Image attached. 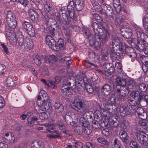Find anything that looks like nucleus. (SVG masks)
I'll list each match as a JSON object with an SVG mask.
<instances>
[{
    "label": "nucleus",
    "instance_id": "1",
    "mask_svg": "<svg viewBox=\"0 0 148 148\" xmlns=\"http://www.w3.org/2000/svg\"><path fill=\"white\" fill-rule=\"evenodd\" d=\"M92 26L94 33V36L91 34L88 29L83 30V32L88 39L90 46L99 47L101 42H106L109 39L110 35V30L107 27L103 26L101 24L96 22L93 23Z\"/></svg>",
    "mask_w": 148,
    "mask_h": 148
},
{
    "label": "nucleus",
    "instance_id": "2",
    "mask_svg": "<svg viewBox=\"0 0 148 148\" xmlns=\"http://www.w3.org/2000/svg\"><path fill=\"white\" fill-rule=\"evenodd\" d=\"M46 42L50 48L56 49V51H58L60 49L63 50L64 48L63 40L61 38L59 39L56 45L55 39L51 36L49 35L46 38Z\"/></svg>",
    "mask_w": 148,
    "mask_h": 148
},
{
    "label": "nucleus",
    "instance_id": "3",
    "mask_svg": "<svg viewBox=\"0 0 148 148\" xmlns=\"http://www.w3.org/2000/svg\"><path fill=\"white\" fill-rule=\"evenodd\" d=\"M126 53L130 58H134L136 56V53L134 52V50L133 48H130L125 50L124 47H119V50L116 54L113 53V56H112V58L115 60L118 59V57L124 56Z\"/></svg>",
    "mask_w": 148,
    "mask_h": 148
},
{
    "label": "nucleus",
    "instance_id": "4",
    "mask_svg": "<svg viewBox=\"0 0 148 148\" xmlns=\"http://www.w3.org/2000/svg\"><path fill=\"white\" fill-rule=\"evenodd\" d=\"M135 132L137 140L142 146L144 148L148 147V135L143 133L140 130V128L138 127L135 130Z\"/></svg>",
    "mask_w": 148,
    "mask_h": 148
},
{
    "label": "nucleus",
    "instance_id": "5",
    "mask_svg": "<svg viewBox=\"0 0 148 148\" xmlns=\"http://www.w3.org/2000/svg\"><path fill=\"white\" fill-rule=\"evenodd\" d=\"M116 93L117 97L119 101L123 102L125 99V97L129 93L130 91L125 86L116 87Z\"/></svg>",
    "mask_w": 148,
    "mask_h": 148
},
{
    "label": "nucleus",
    "instance_id": "6",
    "mask_svg": "<svg viewBox=\"0 0 148 148\" xmlns=\"http://www.w3.org/2000/svg\"><path fill=\"white\" fill-rule=\"evenodd\" d=\"M71 79H64L63 81L62 85L61 87V90L62 93L64 95L69 97L73 94L74 91L73 89L71 87H67L71 85Z\"/></svg>",
    "mask_w": 148,
    "mask_h": 148
},
{
    "label": "nucleus",
    "instance_id": "7",
    "mask_svg": "<svg viewBox=\"0 0 148 148\" xmlns=\"http://www.w3.org/2000/svg\"><path fill=\"white\" fill-rule=\"evenodd\" d=\"M86 105L82 102V97L77 95L75 99V110L77 111L82 112L86 109Z\"/></svg>",
    "mask_w": 148,
    "mask_h": 148
},
{
    "label": "nucleus",
    "instance_id": "8",
    "mask_svg": "<svg viewBox=\"0 0 148 148\" xmlns=\"http://www.w3.org/2000/svg\"><path fill=\"white\" fill-rule=\"evenodd\" d=\"M133 31H135V35L140 40H143L147 42H148V38L146 37L148 36L145 34L143 32V30L138 25H134L132 28Z\"/></svg>",
    "mask_w": 148,
    "mask_h": 148
},
{
    "label": "nucleus",
    "instance_id": "9",
    "mask_svg": "<svg viewBox=\"0 0 148 148\" xmlns=\"http://www.w3.org/2000/svg\"><path fill=\"white\" fill-rule=\"evenodd\" d=\"M75 83L76 85V87L75 88L77 90L78 93L81 94L83 92L84 88L82 86L83 83L86 86L87 83L84 82V80L82 77L79 75H77L75 78Z\"/></svg>",
    "mask_w": 148,
    "mask_h": 148
},
{
    "label": "nucleus",
    "instance_id": "10",
    "mask_svg": "<svg viewBox=\"0 0 148 148\" xmlns=\"http://www.w3.org/2000/svg\"><path fill=\"white\" fill-rule=\"evenodd\" d=\"M117 65L119 66L118 68L120 70V71H118L119 77H116L115 82L116 84L118 85L116 86V87H119V86H125V85L126 84V82L125 79L121 77L122 74L123 75V74L121 70V64L119 62H117L116 64L117 66H118Z\"/></svg>",
    "mask_w": 148,
    "mask_h": 148
},
{
    "label": "nucleus",
    "instance_id": "11",
    "mask_svg": "<svg viewBox=\"0 0 148 148\" xmlns=\"http://www.w3.org/2000/svg\"><path fill=\"white\" fill-rule=\"evenodd\" d=\"M119 112L121 115L124 116L134 113L136 112V110L135 108H133L130 105L124 106L121 105L119 109Z\"/></svg>",
    "mask_w": 148,
    "mask_h": 148
},
{
    "label": "nucleus",
    "instance_id": "12",
    "mask_svg": "<svg viewBox=\"0 0 148 148\" xmlns=\"http://www.w3.org/2000/svg\"><path fill=\"white\" fill-rule=\"evenodd\" d=\"M23 28L31 37H34L35 32L34 28L32 25L29 22L23 21L22 22Z\"/></svg>",
    "mask_w": 148,
    "mask_h": 148
},
{
    "label": "nucleus",
    "instance_id": "13",
    "mask_svg": "<svg viewBox=\"0 0 148 148\" xmlns=\"http://www.w3.org/2000/svg\"><path fill=\"white\" fill-rule=\"evenodd\" d=\"M36 103L40 109L42 111L47 110L51 108V104L50 100L42 101L38 100L37 101Z\"/></svg>",
    "mask_w": 148,
    "mask_h": 148
},
{
    "label": "nucleus",
    "instance_id": "14",
    "mask_svg": "<svg viewBox=\"0 0 148 148\" xmlns=\"http://www.w3.org/2000/svg\"><path fill=\"white\" fill-rule=\"evenodd\" d=\"M114 88L112 84H106L101 87V93L102 95L106 97L113 91Z\"/></svg>",
    "mask_w": 148,
    "mask_h": 148
},
{
    "label": "nucleus",
    "instance_id": "15",
    "mask_svg": "<svg viewBox=\"0 0 148 148\" xmlns=\"http://www.w3.org/2000/svg\"><path fill=\"white\" fill-rule=\"evenodd\" d=\"M16 39L19 46L24 48L28 47V43L24 40V37L21 34H20L18 36H16Z\"/></svg>",
    "mask_w": 148,
    "mask_h": 148
},
{
    "label": "nucleus",
    "instance_id": "16",
    "mask_svg": "<svg viewBox=\"0 0 148 148\" xmlns=\"http://www.w3.org/2000/svg\"><path fill=\"white\" fill-rule=\"evenodd\" d=\"M137 85L136 82L132 78L128 79L125 86L130 91L135 89Z\"/></svg>",
    "mask_w": 148,
    "mask_h": 148
},
{
    "label": "nucleus",
    "instance_id": "17",
    "mask_svg": "<svg viewBox=\"0 0 148 148\" xmlns=\"http://www.w3.org/2000/svg\"><path fill=\"white\" fill-rule=\"evenodd\" d=\"M140 60L142 63V69L144 72L147 71L148 70V56H143L140 58Z\"/></svg>",
    "mask_w": 148,
    "mask_h": 148
},
{
    "label": "nucleus",
    "instance_id": "18",
    "mask_svg": "<svg viewBox=\"0 0 148 148\" xmlns=\"http://www.w3.org/2000/svg\"><path fill=\"white\" fill-rule=\"evenodd\" d=\"M40 100L41 101L50 100L47 93L44 90H41L38 97L37 100Z\"/></svg>",
    "mask_w": 148,
    "mask_h": 148
},
{
    "label": "nucleus",
    "instance_id": "19",
    "mask_svg": "<svg viewBox=\"0 0 148 148\" xmlns=\"http://www.w3.org/2000/svg\"><path fill=\"white\" fill-rule=\"evenodd\" d=\"M29 14L30 18L32 21L35 23H37L38 21L39 16L38 13L32 9L29 11Z\"/></svg>",
    "mask_w": 148,
    "mask_h": 148
},
{
    "label": "nucleus",
    "instance_id": "20",
    "mask_svg": "<svg viewBox=\"0 0 148 148\" xmlns=\"http://www.w3.org/2000/svg\"><path fill=\"white\" fill-rule=\"evenodd\" d=\"M106 7L107 9L105 10V13L107 16H109L111 18L109 21L111 22L114 20V14L113 12V10L112 8L109 5H108Z\"/></svg>",
    "mask_w": 148,
    "mask_h": 148
},
{
    "label": "nucleus",
    "instance_id": "21",
    "mask_svg": "<svg viewBox=\"0 0 148 148\" xmlns=\"http://www.w3.org/2000/svg\"><path fill=\"white\" fill-rule=\"evenodd\" d=\"M31 146L32 148H44L45 145L43 142L35 140L32 142Z\"/></svg>",
    "mask_w": 148,
    "mask_h": 148
},
{
    "label": "nucleus",
    "instance_id": "22",
    "mask_svg": "<svg viewBox=\"0 0 148 148\" xmlns=\"http://www.w3.org/2000/svg\"><path fill=\"white\" fill-rule=\"evenodd\" d=\"M137 100L138 104H140L141 101H144L146 102V104L148 105V95L143 93L140 92Z\"/></svg>",
    "mask_w": 148,
    "mask_h": 148
},
{
    "label": "nucleus",
    "instance_id": "23",
    "mask_svg": "<svg viewBox=\"0 0 148 148\" xmlns=\"http://www.w3.org/2000/svg\"><path fill=\"white\" fill-rule=\"evenodd\" d=\"M111 40L112 45L113 47H115L119 45L120 46V41L117 35H112Z\"/></svg>",
    "mask_w": 148,
    "mask_h": 148
},
{
    "label": "nucleus",
    "instance_id": "24",
    "mask_svg": "<svg viewBox=\"0 0 148 148\" xmlns=\"http://www.w3.org/2000/svg\"><path fill=\"white\" fill-rule=\"evenodd\" d=\"M136 48L138 51H143L145 54H148V47L145 46L144 44L139 43Z\"/></svg>",
    "mask_w": 148,
    "mask_h": 148
},
{
    "label": "nucleus",
    "instance_id": "25",
    "mask_svg": "<svg viewBox=\"0 0 148 148\" xmlns=\"http://www.w3.org/2000/svg\"><path fill=\"white\" fill-rule=\"evenodd\" d=\"M55 110V111L59 113L63 112L64 110L63 105L59 102H56L54 104Z\"/></svg>",
    "mask_w": 148,
    "mask_h": 148
},
{
    "label": "nucleus",
    "instance_id": "26",
    "mask_svg": "<svg viewBox=\"0 0 148 148\" xmlns=\"http://www.w3.org/2000/svg\"><path fill=\"white\" fill-rule=\"evenodd\" d=\"M91 3L95 10L100 14H102L103 9L99 4L95 1H92Z\"/></svg>",
    "mask_w": 148,
    "mask_h": 148
},
{
    "label": "nucleus",
    "instance_id": "27",
    "mask_svg": "<svg viewBox=\"0 0 148 148\" xmlns=\"http://www.w3.org/2000/svg\"><path fill=\"white\" fill-rule=\"evenodd\" d=\"M41 81L49 88H50L52 89H55L57 88L56 84H55L54 82L49 80L46 81L45 79H41Z\"/></svg>",
    "mask_w": 148,
    "mask_h": 148
},
{
    "label": "nucleus",
    "instance_id": "28",
    "mask_svg": "<svg viewBox=\"0 0 148 148\" xmlns=\"http://www.w3.org/2000/svg\"><path fill=\"white\" fill-rule=\"evenodd\" d=\"M120 137L124 142H126L128 140V136L127 133L125 131H121L119 132Z\"/></svg>",
    "mask_w": 148,
    "mask_h": 148
},
{
    "label": "nucleus",
    "instance_id": "29",
    "mask_svg": "<svg viewBox=\"0 0 148 148\" xmlns=\"http://www.w3.org/2000/svg\"><path fill=\"white\" fill-rule=\"evenodd\" d=\"M116 101L115 96L113 94L111 95L109 97L107 101V104L112 106L115 104Z\"/></svg>",
    "mask_w": 148,
    "mask_h": 148
},
{
    "label": "nucleus",
    "instance_id": "30",
    "mask_svg": "<svg viewBox=\"0 0 148 148\" xmlns=\"http://www.w3.org/2000/svg\"><path fill=\"white\" fill-rule=\"evenodd\" d=\"M6 17L7 22L13 20L15 19V17L13 13L10 11L7 12Z\"/></svg>",
    "mask_w": 148,
    "mask_h": 148
},
{
    "label": "nucleus",
    "instance_id": "31",
    "mask_svg": "<svg viewBox=\"0 0 148 148\" xmlns=\"http://www.w3.org/2000/svg\"><path fill=\"white\" fill-rule=\"evenodd\" d=\"M92 132L91 130H90L88 128H87L84 129V133L86 135V136L87 139L89 140H91L93 138V136L90 134V133Z\"/></svg>",
    "mask_w": 148,
    "mask_h": 148
},
{
    "label": "nucleus",
    "instance_id": "32",
    "mask_svg": "<svg viewBox=\"0 0 148 148\" xmlns=\"http://www.w3.org/2000/svg\"><path fill=\"white\" fill-rule=\"evenodd\" d=\"M75 5L76 9L77 11H81L83 8V3L80 2L79 0H76L75 1Z\"/></svg>",
    "mask_w": 148,
    "mask_h": 148
},
{
    "label": "nucleus",
    "instance_id": "33",
    "mask_svg": "<svg viewBox=\"0 0 148 148\" xmlns=\"http://www.w3.org/2000/svg\"><path fill=\"white\" fill-rule=\"evenodd\" d=\"M58 21L61 23V25L63 27V29H65L66 28L68 25L67 19H64L63 18V19H62L61 18H59L58 19Z\"/></svg>",
    "mask_w": 148,
    "mask_h": 148
},
{
    "label": "nucleus",
    "instance_id": "34",
    "mask_svg": "<svg viewBox=\"0 0 148 148\" xmlns=\"http://www.w3.org/2000/svg\"><path fill=\"white\" fill-rule=\"evenodd\" d=\"M108 105H106L104 103H101L99 105V107L100 111L102 112H105V111L108 110L110 108L108 107Z\"/></svg>",
    "mask_w": 148,
    "mask_h": 148
},
{
    "label": "nucleus",
    "instance_id": "35",
    "mask_svg": "<svg viewBox=\"0 0 148 148\" xmlns=\"http://www.w3.org/2000/svg\"><path fill=\"white\" fill-rule=\"evenodd\" d=\"M14 1L17 2L25 7H28L29 4L28 0H13Z\"/></svg>",
    "mask_w": 148,
    "mask_h": 148
},
{
    "label": "nucleus",
    "instance_id": "36",
    "mask_svg": "<svg viewBox=\"0 0 148 148\" xmlns=\"http://www.w3.org/2000/svg\"><path fill=\"white\" fill-rule=\"evenodd\" d=\"M6 82V85L8 87H12L14 86V82L13 81L11 76H10L8 77Z\"/></svg>",
    "mask_w": 148,
    "mask_h": 148
},
{
    "label": "nucleus",
    "instance_id": "37",
    "mask_svg": "<svg viewBox=\"0 0 148 148\" xmlns=\"http://www.w3.org/2000/svg\"><path fill=\"white\" fill-rule=\"evenodd\" d=\"M125 21L124 19V16H121L116 18L115 23L116 25H119L122 24V23H123Z\"/></svg>",
    "mask_w": 148,
    "mask_h": 148
},
{
    "label": "nucleus",
    "instance_id": "38",
    "mask_svg": "<svg viewBox=\"0 0 148 148\" xmlns=\"http://www.w3.org/2000/svg\"><path fill=\"white\" fill-rule=\"evenodd\" d=\"M63 117L66 121V120L68 121V122L69 121V122L70 123V124L71 125L73 126L74 125L73 119L70 115L66 114L65 115L64 117V116H63Z\"/></svg>",
    "mask_w": 148,
    "mask_h": 148
},
{
    "label": "nucleus",
    "instance_id": "39",
    "mask_svg": "<svg viewBox=\"0 0 148 148\" xmlns=\"http://www.w3.org/2000/svg\"><path fill=\"white\" fill-rule=\"evenodd\" d=\"M9 26L11 29H14L16 25V22L15 19L7 22Z\"/></svg>",
    "mask_w": 148,
    "mask_h": 148
},
{
    "label": "nucleus",
    "instance_id": "40",
    "mask_svg": "<svg viewBox=\"0 0 148 148\" xmlns=\"http://www.w3.org/2000/svg\"><path fill=\"white\" fill-rule=\"evenodd\" d=\"M71 58L69 56L63 58L61 59L62 61L65 63L68 66H69L71 64Z\"/></svg>",
    "mask_w": 148,
    "mask_h": 148
},
{
    "label": "nucleus",
    "instance_id": "41",
    "mask_svg": "<svg viewBox=\"0 0 148 148\" xmlns=\"http://www.w3.org/2000/svg\"><path fill=\"white\" fill-rule=\"evenodd\" d=\"M83 130L81 127L80 126H77L75 127V134L81 135L82 134Z\"/></svg>",
    "mask_w": 148,
    "mask_h": 148
},
{
    "label": "nucleus",
    "instance_id": "42",
    "mask_svg": "<svg viewBox=\"0 0 148 148\" xmlns=\"http://www.w3.org/2000/svg\"><path fill=\"white\" fill-rule=\"evenodd\" d=\"M140 125L144 129L147 130L148 128V121L145 120H142L139 122Z\"/></svg>",
    "mask_w": 148,
    "mask_h": 148
},
{
    "label": "nucleus",
    "instance_id": "43",
    "mask_svg": "<svg viewBox=\"0 0 148 148\" xmlns=\"http://www.w3.org/2000/svg\"><path fill=\"white\" fill-rule=\"evenodd\" d=\"M138 88L140 91L145 92L147 91V88L145 84L141 83L138 85Z\"/></svg>",
    "mask_w": 148,
    "mask_h": 148
},
{
    "label": "nucleus",
    "instance_id": "44",
    "mask_svg": "<svg viewBox=\"0 0 148 148\" xmlns=\"http://www.w3.org/2000/svg\"><path fill=\"white\" fill-rule=\"evenodd\" d=\"M33 60L34 63L37 65H40L41 63L40 57L38 55H36Z\"/></svg>",
    "mask_w": 148,
    "mask_h": 148
},
{
    "label": "nucleus",
    "instance_id": "45",
    "mask_svg": "<svg viewBox=\"0 0 148 148\" xmlns=\"http://www.w3.org/2000/svg\"><path fill=\"white\" fill-rule=\"evenodd\" d=\"M98 142L102 144L106 145H107L109 144V142L105 138H102L99 137L97 139Z\"/></svg>",
    "mask_w": 148,
    "mask_h": 148
},
{
    "label": "nucleus",
    "instance_id": "46",
    "mask_svg": "<svg viewBox=\"0 0 148 148\" xmlns=\"http://www.w3.org/2000/svg\"><path fill=\"white\" fill-rule=\"evenodd\" d=\"M57 59V57L56 56L54 55H51L49 56V60L48 61H46L45 62L46 63H50L51 62H56Z\"/></svg>",
    "mask_w": 148,
    "mask_h": 148
},
{
    "label": "nucleus",
    "instance_id": "47",
    "mask_svg": "<svg viewBox=\"0 0 148 148\" xmlns=\"http://www.w3.org/2000/svg\"><path fill=\"white\" fill-rule=\"evenodd\" d=\"M79 121L80 124L82 126L86 127L87 126L88 123L86 119L84 117L80 118L79 119Z\"/></svg>",
    "mask_w": 148,
    "mask_h": 148
},
{
    "label": "nucleus",
    "instance_id": "48",
    "mask_svg": "<svg viewBox=\"0 0 148 148\" xmlns=\"http://www.w3.org/2000/svg\"><path fill=\"white\" fill-rule=\"evenodd\" d=\"M130 146L132 148H139V145L134 140L130 141L129 144Z\"/></svg>",
    "mask_w": 148,
    "mask_h": 148
},
{
    "label": "nucleus",
    "instance_id": "49",
    "mask_svg": "<svg viewBox=\"0 0 148 148\" xmlns=\"http://www.w3.org/2000/svg\"><path fill=\"white\" fill-rule=\"evenodd\" d=\"M140 92L137 91H133L131 94V95L134 99H137Z\"/></svg>",
    "mask_w": 148,
    "mask_h": 148
},
{
    "label": "nucleus",
    "instance_id": "50",
    "mask_svg": "<svg viewBox=\"0 0 148 148\" xmlns=\"http://www.w3.org/2000/svg\"><path fill=\"white\" fill-rule=\"evenodd\" d=\"M92 113L91 112L87 111L83 115V117L86 120L92 118V116L91 113Z\"/></svg>",
    "mask_w": 148,
    "mask_h": 148
},
{
    "label": "nucleus",
    "instance_id": "51",
    "mask_svg": "<svg viewBox=\"0 0 148 148\" xmlns=\"http://www.w3.org/2000/svg\"><path fill=\"white\" fill-rule=\"evenodd\" d=\"M93 17L98 22L101 23L102 21V19L98 14H93Z\"/></svg>",
    "mask_w": 148,
    "mask_h": 148
},
{
    "label": "nucleus",
    "instance_id": "52",
    "mask_svg": "<svg viewBox=\"0 0 148 148\" xmlns=\"http://www.w3.org/2000/svg\"><path fill=\"white\" fill-rule=\"evenodd\" d=\"M143 24L145 29L148 28V17L145 16L143 19Z\"/></svg>",
    "mask_w": 148,
    "mask_h": 148
},
{
    "label": "nucleus",
    "instance_id": "53",
    "mask_svg": "<svg viewBox=\"0 0 148 148\" xmlns=\"http://www.w3.org/2000/svg\"><path fill=\"white\" fill-rule=\"evenodd\" d=\"M42 125L45 126L47 129H48V130H53L54 127V126L53 124H49L48 123H44Z\"/></svg>",
    "mask_w": 148,
    "mask_h": 148
},
{
    "label": "nucleus",
    "instance_id": "54",
    "mask_svg": "<svg viewBox=\"0 0 148 148\" xmlns=\"http://www.w3.org/2000/svg\"><path fill=\"white\" fill-rule=\"evenodd\" d=\"M39 117L41 120H43L47 119L48 116L46 113L43 112L39 114Z\"/></svg>",
    "mask_w": 148,
    "mask_h": 148
},
{
    "label": "nucleus",
    "instance_id": "55",
    "mask_svg": "<svg viewBox=\"0 0 148 148\" xmlns=\"http://www.w3.org/2000/svg\"><path fill=\"white\" fill-rule=\"evenodd\" d=\"M90 83L91 85H95L97 84L99 82V80L95 77H92L90 79Z\"/></svg>",
    "mask_w": 148,
    "mask_h": 148
},
{
    "label": "nucleus",
    "instance_id": "56",
    "mask_svg": "<svg viewBox=\"0 0 148 148\" xmlns=\"http://www.w3.org/2000/svg\"><path fill=\"white\" fill-rule=\"evenodd\" d=\"M128 101V102L130 105V106H131V107H132V108H135V109L136 108L135 106L137 104H138V101H137V102H136V101L134 100L130 99Z\"/></svg>",
    "mask_w": 148,
    "mask_h": 148
},
{
    "label": "nucleus",
    "instance_id": "57",
    "mask_svg": "<svg viewBox=\"0 0 148 148\" xmlns=\"http://www.w3.org/2000/svg\"><path fill=\"white\" fill-rule=\"evenodd\" d=\"M6 66L3 64H0V75H3L6 70Z\"/></svg>",
    "mask_w": 148,
    "mask_h": 148
},
{
    "label": "nucleus",
    "instance_id": "58",
    "mask_svg": "<svg viewBox=\"0 0 148 148\" xmlns=\"http://www.w3.org/2000/svg\"><path fill=\"white\" fill-rule=\"evenodd\" d=\"M102 133L103 136L106 137L110 135V132L109 131L108 129H105L102 130Z\"/></svg>",
    "mask_w": 148,
    "mask_h": 148
},
{
    "label": "nucleus",
    "instance_id": "59",
    "mask_svg": "<svg viewBox=\"0 0 148 148\" xmlns=\"http://www.w3.org/2000/svg\"><path fill=\"white\" fill-rule=\"evenodd\" d=\"M4 52L7 54L8 55L10 53V52L8 51V49L7 46L4 44V43H2L1 44Z\"/></svg>",
    "mask_w": 148,
    "mask_h": 148
},
{
    "label": "nucleus",
    "instance_id": "60",
    "mask_svg": "<svg viewBox=\"0 0 148 148\" xmlns=\"http://www.w3.org/2000/svg\"><path fill=\"white\" fill-rule=\"evenodd\" d=\"M114 148H120L121 145L117 138H115L114 141Z\"/></svg>",
    "mask_w": 148,
    "mask_h": 148
},
{
    "label": "nucleus",
    "instance_id": "61",
    "mask_svg": "<svg viewBox=\"0 0 148 148\" xmlns=\"http://www.w3.org/2000/svg\"><path fill=\"white\" fill-rule=\"evenodd\" d=\"M83 143L80 142L76 141L75 142V148H82Z\"/></svg>",
    "mask_w": 148,
    "mask_h": 148
},
{
    "label": "nucleus",
    "instance_id": "62",
    "mask_svg": "<svg viewBox=\"0 0 148 148\" xmlns=\"http://www.w3.org/2000/svg\"><path fill=\"white\" fill-rule=\"evenodd\" d=\"M111 64H112L108 62H105L103 64L102 67L104 69L107 70L110 68Z\"/></svg>",
    "mask_w": 148,
    "mask_h": 148
},
{
    "label": "nucleus",
    "instance_id": "63",
    "mask_svg": "<svg viewBox=\"0 0 148 148\" xmlns=\"http://www.w3.org/2000/svg\"><path fill=\"white\" fill-rule=\"evenodd\" d=\"M113 3L114 6L115 7H119V8H121L120 6L119 5V0H113Z\"/></svg>",
    "mask_w": 148,
    "mask_h": 148
},
{
    "label": "nucleus",
    "instance_id": "64",
    "mask_svg": "<svg viewBox=\"0 0 148 148\" xmlns=\"http://www.w3.org/2000/svg\"><path fill=\"white\" fill-rule=\"evenodd\" d=\"M132 34L131 32H126L124 34L123 37L126 38L128 39L130 38L132 36Z\"/></svg>",
    "mask_w": 148,
    "mask_h": 148
}]
</instances>
